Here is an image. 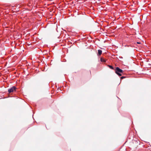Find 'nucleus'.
<instances>
[{"mask_svg": "<svg viewBox=\"0 0 151 151\" xmlns=\"http://www.w3.org/2000/svg\"><path fill=\"white\" fill-rule=\"evenodd\" d=\"M115 72L119 76H121L122 74H123L124 71L119 67H117L115 69Z\"/></svg>", "mask_w": 151, "mask_h": 151, "instance_id": "1", "label": "nucleus"}, {"mask_svg": "<svg viewBox=\"0 0 151 151\" xmlns=\"http://www.w3.org/2000/svg\"><path fill=\"white\" fill-rule=\"evenodd\" d=\"M16 89V88L15 86H13L12 88L9 89L8 90V91L9 93L13 92L14 91H15Z\"/></svg>", "mask_w": 151, "mask_h": 151, "instance_id": "2", "label": "nucleus"}, {"mask_svg": "<svg viewBox=\"0 0 151 151\" xmlns=\"http://www.w3.org/2000/svg\"><path fill=\"white\" fill-rule=\"evenodd\" d=\"M102 53V51L101 50H98V53L99 55H101Z\"/></svg>", "mask_w": 151, "mask_h": 151, "instance_id": "3", "label": "nucleus"}, {"mask_svg": "<svg viewBox=\"0 0 151 151\" xmlns=\"http://www.w3.org/2000/svg\"><path fill=\"white\" fill-rule=\"evenodd\" d=\"M101 62H106V60L103 58H101Z\"/></svg>", "mask_w": 151, "mask_h": 151, "instance_id": "4", "label": "nucleus"}, {"mask_svg": "<svg viewBox=\"0 0 151 151\" xmlns=\"http://www.w3.org/2000/svg\"><path fill=\"white\" fill-rule=\"evenodd\" d=\"M108 66L111 69H114V68L111 65H108Z\"/></svg>", "mask_w": 151, "mask_h": 151, "instance_id": "5", "label": "nucleus"}, {"mask_svg": "<svg viewBox=\"0 0 151 151\" xmlns=\"http://www.w3.org/2000/svg\"><path fill=\"white\" fill-rule=\"evenodd\" d=\"M126 78V77H124V76H122V77H121V79H123V78Z\"/></svg>", "mask_w": 151, "mask_h": 151, "instance_id": "6", "label": "nucleus"}, {"mask_svg": "<svg viewBox=\"0 0 151 151\" xmlns=\"http://www.w3.org/2000/svg\"><path fill=\"white\" fill-rule=\"evenodd\" d=\"M137 43H138V44H140V42H137Z\"/></svg>", "mask_w": 151, "mask_h": 151, "instance_id": "7", "label": "nucleus"}]
</instances>
